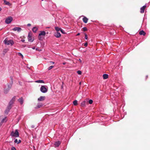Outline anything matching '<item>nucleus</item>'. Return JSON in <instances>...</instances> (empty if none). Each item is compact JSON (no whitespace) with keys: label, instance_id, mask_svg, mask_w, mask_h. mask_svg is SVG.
<instances>
[{"label":"nucleus","instance_id":"obj_1","mask_svg":"<svg viewBox=\"0 0 150 150\" xmlns=\"http://www.w3.org/2000/svg\"><path fill=\"white\" fill-rule=\"evenodd\" d=\"M11 136L13 137H17L19 136V134L17 129H16L15 131H13L11 133Z\"/></svg>","mask_w":150,"mask_h":150},{"label":"nucleus","instance_id":"obj_2","mask_svg":"<svg viewBox=\"0 0 150 150\" xmlns=\"http://www.w3.org/2000/svg\"><path fill=\"white\" fill-rule=\"evenodd\" d=\"M4 42L5 45H13L14 44V42L12 40H8L6 38L4 40Z\"/></svg>","mask_w":150,"mask_h":150},{"label":"nucleus","instance_id":"obj_3","mask_svg":"<svg viewBox=\"0 0 150 150\" xmlns=\"http://www.w3.org/2000/svg\"><path fill=\"white\" fill-rule=\"evenodd\" d=\"M40 90L42 93H46L48 90L47 87V86H42L40 88Z\"/></svg>","mask_w":150,"mask_h":150},{"label":"nucleus","instance_id":"obj_4","mask_svg":"<svg viewBox=\"0 0 150 150\" xmlns=\"http://www.w3.org/2000/svg\"><path fill=\"white\" fill-rule=\"evenodd\" d=\"M12 20L13 18L11 17H8L6 19L5 22L7 24H9L11 23Z\"/></svg>","mask_w":150,"mask_h":150},{"label":"nucleus","instance_id":"obj_5","mask_svg":"<svg viewBox=\"0 0 150 150\" xmlns=\"http://www.w3.org/2000/svg\"><path fill=\"white\" fill-rule=\"evenodd\" d=\"M11 107L12 106L8 104L5 111V113L6 114H8L9 111L11 109Z\"/></svg>","mask_w":150,"mask_h":150},{"label":"nucleus","instance_id":"obj_6","mask_svg":"<svg viewBox=\"0 0 150 150\" xmlns=\"http://www.w3.org/2000/svg\"><path fill=\"white\" fill-rule=\"evenodd\" d=\"M15 98L16 97L15 96H14L10 101V102L8 104L9 105H10L12 106V105L13 104L14 102L15 101Z\"/></svg>","mask_w":150,"mask_h":150},{"label":"nucleus","instance_id":"obj_7","mask_svg":"<svg viewBox=\"0 0 150 150\" xmlns=\"http://www.w3.org/2000/svg\"><path fill=\"white\" fill-rule=\"evenodd\" d=\"M28 41L30 42H32L33 41V39L32 38L31 35L29 33L28 34Z\"/></svg>","mask_w":150,"mask_h":150},{"label":"nucleus","instance_id":"obj_8","mask_svg":"<svg viewBox=\"0 0 150 150\" xmlns=\"http://www.w3.org/2000/svg\"><path fill=\"white\" fill-rule=\"evenodd\" d=\"M21 30V28L18 27H16L12 29V30L14 31H17L18 32H20Z\"/></svg>","mask_w":150,"mask_h":150},{"label":"nucleus","instance_id":"obj_9","mask_svg":"<svg viewBox=\"0 0 150 150\" xmlns=\"http://www.w3.org/2000/svg\"><path fill=\"white\" fill-rule=\"evenodd\" d=\"M146 6V5H145L141 8L140 12L141 13H144L145 8Z\"/></svg>","mask_w":150,"mask_h":150},{"label":"nucleus","instance_id":"obj_10","mask_svg":"<svg viewBox=\"0 0 150 150\" xmlns=\"http://www.w3.org/2000/svg\"><path fill=\"white\" fill-rule=\"evenodd\" d=\"M61 144V142L59 141H58L55 142L54 143V146L55 147H58Z\"/></svg>","mask_w":150,"mask_h":150},{"label":"nucleus","instance_id":"obj_11","mask_svg":"<svg viewBox=\"0 0 150 150\" xmlns=\"http://www.w3.org/2000/svg\"><path fill=\"white\" fill-rule=\"evenodd\" d=\"M54 35L55 36L56 38H59L61 36L60 33L58 32H57L54 33Z\"/></svg>","mask_w":150,"mask_h":150},{"label":"nucleus","instance_id":"obj_12","mask_svg":"<svg viewBox=\"0 0 150 150\" xmlns=\"http://www.w3.org/2000/svg\"><path fill=\"white\" fill-rule=\"evenodd\" d=\"M45 96H41L38 98V100L40 101H42L45 99Z\"/></svg>","mask_w":150,"mask_h":150},{"label":"nucleus","instance_id":"obj_13","mask_svg":"<svg viewBox=\"0 0 150 150\" xmlns=\"http://www.w3.org/2000/svg\"><path fill=\"white\" fill-rule=\"evenodd\" d=\"M12 84H13L12 82H11L9 83H8L7 84V87H6V88H7L10 90Z\"/></svg>","mask_w":150,"mask_h":150},{"label":"nucleus","instance_id":"obj_14","mask_svg":"<svg viewBox=\"0 0 150 150\" xmlns=\"http://www.w3.org/2000/svg\"><path fill=\"white\" fill-rule=\"evenodd\" d=\"M18 100L21 105H22L23 103V99L22 97L20 98Z\"/></svg>","mask_w":150,"mask_h":150},{"label":"nucleus","instance_id":"obj_15","mask_svg":"<svg viewBox=\"0 0 150 150\" xmlns=\"http://www.w3.org/2000/svg\"><path fill=\"white\" fill-rule=\"evenodd\" d=\"M46 34V33L45 31H41L40 33L39 34V36H45Z\"/></svg>","mask_w":150,"mask_h":150},{"label":"nucleus","instance_id":"obj_16","mask_svg":"<svg viewBox=\"0 0 150 150\" xmlns=\"http://www.w3.org/2000/svg\"><path fill=\"white\" fill-rule=\"evenodd\" d=\"M88 19L86 17H84L83 18V21L85 23H86L88 21Z\"/></svg>","mask_w":150,"mask_h":150},{"label":"nucleus","instance_id":"obj_17","mask_svg":"<svg viewBox=\"0 0 150 150\" xmlns=\"http://www.w3.org/2000/svg\"><path fill=\"white\" fill-rule=\"evenodd\" d=\"M9 90L10 89L7 88L6 87L4 88V92L6 94L9 92Z\"/></svg>","mask_w":150,"mask_h":150},{"label":"nucleus","instance_id":"obj_18","mask_svg":"<svg viewBox=\"0 0 150 150\" xmlns=\"http://www.w3.org/2000/svg\"><path fill=\"white\" fill-rule=\"evenodd\" d=\"M43 105L42 103H39L37 105L36 107L35 108H39L41 107Z\"/></svg>","mask_w":150,"mask_h":150},{"label":"nucleus","instance_id":"obj_19","mask_svg":"<svg viewBox=\"0 0 150 150\" xmlns=\"http://www.w3.org/2000/svg\"><path fill=\"white\" fill-rule=\"evenodd\" d=\"M38 30V28L36 27H34L32 29V31L34 33H36Z\"/></svg>","mask_w":150,"mask_h":150},{"label":"nucleus","instance_id":"obj_20","mask_svg":"<svg viewBox=\"0 0 150 150\" xmlns=\"http://www.w3.org/2000/svg\"><path fill=\"white\" fill-rule=\"evenodd\" d=\"M139 34L140 35H145L146 33L143 30H141L139 32Z\"/></svg>","mask_w":150,"mask_h":150},{"label":"nucleus","instance_id":"obj_21","mask_svg":"<svg viewBox=\"0 0 150 150\" xmlns=\"http://www.w3.org/2000/svg\"><path fill=\"white\" fill-rule=\"evenodd\" d=\"M103 77L104 79H106L108 77V75L107 74H104L103 75Z\"/></svg>","mask_w":150,"mask_h":150},{"label":"nucleus","instance_id":"obj_22","mask_svg":"<svg viewBox=\"0 0 150 150\" xmlns=\"http://www.w3.org/2000/svg\"><path fill=\"white\" fill-rule=\"evenodd\" d=\"M35 82L38 83H44V81L43 80H38L36 81Z\"/></svg>","mask_w":150,"mask_h":150},{"label":"nucleus","instance_id":"obj_23","mask_svg":"<svg viewBox=\"0 0 150 150\" xmlns=\"http://www.w3.org/2000/svg\"><path fill=\"white\" fill-rule=\"evenodd\" d=\"M8 50L7 49H6L4 50L3 52V54L4 55L8 51Z\"/></svg>","mask_w":150,"mask_h":150},{"label":"nucleus","instance_id":"obj_24","mask_svg":"<svg viewBox=\"0 0 150 150\" xmlns=\"http://www.w3.org/2000/svg\"><path fill=\"white\" fill-rule=\"evenodd\" d=\"M86 102V100H84L81 103V106L82 107L85 106V105Z\"/></svg>","mask_w":150,"mask_h":150},{"label":"nucleus","instance_id":"obj_25","mask_svg":"<svg viewBox=\"0 0 150 150\" xmlns=\"http://www.w3.org/2000/svg\"><path fill=\"white\" fill-rule=\"evenodd\" d=\"M55 29L56 30L57 32H58L59 31H60L61 30V28H59V27H55Z\"/></svg>","mask_w":150,"mask_h":150},{"label":"nucleus","instance_id":"obj_26","mask_svg":"<svg viewBox=\"0 0 150 150\" xmlns=\"http://www.w3.org/2000/svg\"><path fill=\"white\" fill-rule=\"evenodd\" d=\"M6 117H5L4 118H3L1 120V122H5L7 121V120L6 119Z\"/></svg>","mask_w":150,"mask_h":150},{"label":"nucleus","instance_id":"obj_27","mask_svg":"<svg viewBox=\"0 0 150 150\" xmlns=\"http://www.w3.org/2000/svg\"><path fill=\"white\" fill-rule=\"evenodd\" d=\"M73 103L74 105H77V101L76 100H74L73 101Z\"/></svg>","mask_w":150,"mask_h":150},{"label":"nucleus","instance_id":"obj_28","mask_svg":"<svg viewBox=\"0 0 150 150\" xmlns=\"http://www.w3.org/2000/svg\"><path fill=\"white\" fill-rule=\"evenodd\" d=\"M18 55L19 56L21 57V58L23 59V55L20 52H18L17 53Z\"/></svg>","mask_w":150,"mask_h":150},{"label":"nucleus","instance_id":"obj_29","mask_svg":"<svg viewBox=\"0 0 150 150\" xmlns=\"http://www.w3.org/2000/svg\"><path fill=\"white\" fill-rule=\"evenodd\" d=\"M88 103L90 104H92L93 103V101L92 100H91V99H90V100H89L88 101Z\"/></svg>","mask_w":150,"mask_h":150},{"label":"nucleus","instance_id":"obj_30","mask_svg":"<svg viewBox=\"0 0 150 150\" xmlns=\"http://www.w3.org/2000/svg\"><path fill=\"white\" fill-rule=\"evenodd\" d=\"M84 34L85 35V38L86 40H87L88 39V36L87 34L86 33H84Z\"/></svg>","mask_w":150,"mask_h":150},{"label":"nucleus","instance_id":"obj_31","mask_svg":"<svg viewBox=\"0 0 150 150\" xmlns=\"http://www.w3.org/2000/svg\"><path fill=\"white\" fill-rule=\"evenodd\" d=\"M4 2H5V3L6 5H9L10 4V3H9V2L5 1V0H4Z\"/></svg>","mask_w":150,"mask_h":150},{"label":"nucleus","instance_id":"obj_32","mask_svg":"<svg viewBox=\"0 0 150 150\" xmlns=\"http://www.w3.org/2000/svg\"><path fill=\"white\" fill-rule=\"evenodd\" d=\"M54 67L53 66H50L48 68V70H50L51 69H52Z\"/></svg>","mask_w":150,"mask_h":150},{"label":"nucleus","instance_id":"obj_33","mask_svg":"<svg viewBox=\"0 0 150 150\" xmlns=\"http://www.w3.org/2000/svg\"><path fill=\"white\" fill-rule=\"evenodd\" d=\"M77 72L79 75H81V71H77Z\"/></svg>","mask_w":150,"mask_h":150},{"label":"nucleus","instance_id":"obj_34","mask_svg":"<svg viewBox=\"0 0 150 150\" xmlns=\"http://www.w3.org/2000/svg\"><path fill=\"white\" fill-rule=\"evenodd\" d=\"M83 31H85L87 30V29L86 27H84L83 28Z\"/></svg>","mask_w":150,"mask_h":150},{"label":"nucleus","instance_id":"obj_35","mask_svg":"<svg viewBox=\"0 0 150 150\" xmlns=\"http://www.w3.org/2000/svg\"><path fill=\"white\" fill-rule=\"evenodd\" d=\"M38 39L40 40H42V38L41 36H39V35H38Z\"/></svg>","mask_w":150,"mask_h":150},{"label":"nucleus","instance_id":"obj_36","mask_svg":"<svg viewBox=\"0 0 150 150\" xmlns=\"http://www.w3.org/2000/svg\"><path fill=\"white\" fill-rule=\"evenodd\" d=\"M11 150H16V148L14 147H12L11 148Z\"/></svg>","mask_w":150,"mask_h":150},{"label":"nucleus","instance_id":"obj_37","mask_svg":"<svg viewBox=\"0 0 150 150\" xmlns=\"http://www.w3.org/2000/svg\"><path fill=\"white\" fill-rule=\"evenodd\" d=\"M14 142L15 143H17V144H18V140L17 139H15V140L14 141Z\"/></svg>","mask_w":150,"mask_h":150},{"label":"nucleus","instance_id":"obj_38","mask_svg":"<svg viewBox=\"0 0 150 150\" xmlns=\"http://www.w3.org/2000/svg\"><path fill=\"white\" fill-rule=\"evenodd\" d=\"M10 78L11 79V82H12V83H13V77L12 76H11L10 77Z\"/></svg>","mask_w":150,"mask_h":150},{"label":"nucleus","instance_id":"obj_39","mask_svg":"<svg viewBox=\"0 0 150 150\" xmlns=\"http://www.w3.org/2000/svg\"><path fill=\"white\" fill-rule=\"evenodd\" d=\"M60 31H61V32L63 33V34H64V31L62 29H61V30H60Z\"/></svg>","mask_w":150,"mask_h":150},{"label":"nucleus","instance_id":"obj_40","mask_svg":"<svg viewBox=\"0 0 150 150\" xmlns=\"http://www.w3.org/2000/svg\"><path fill=\"white\" fill-rule=\"evenodd\" d=\"M88 45V43L87 42L85 43L84 44V46L85 47H86Z\"/></svg>","mask_w":150,"mask_h":150},{"label":"nucleus","instance_id":"obj_41","mask_svg":"<svg viewBox=\"0 0 150 150\" xmlns=\"http://www.w3.org/2000/svg\"><path fill=\"white\" fill-rule=\"evenodd\" d=\"M21 142V141L20 140H19L18 141V144L20 143Z\"/></svg>","mask_w":150,"mask_h":150},{"label":"nucleus","instance_id":"obj_42","mask_svg":"<svg viewBox=\"0 0 150 150\" xmlns=\"http://www.w3.org/2000/svg\"><path fill=\"white\" fill-rule=\"evenodd\" d=\"M31 25V24L30 23H28L27 24V26H30Z\"/></svg>","mask_w":150,"mask_h":150},{"label":"nucleus","instance_id":"obj_43","mask_svg":"<svg viewBox=\"0 0 150 150\" xmlns=\"http://www.w3.org/2000/svg\"><path fill=\"white\" fill-rule=\"evenodd\" d=\"M50 62L51 63H52V64H54V62Z\"/></svg>","mask_w":150,"mask_h":150},{"label":"nucleus","instance_id":"obj_44","mask_svg":"<svg viewBox=\"0 0 150 150\" xmlns=\"http://www.w3.org/2000/svg\"><path fill=\"white\" fill-rule=\"evenodd\" d=\"M2 123L1 122H0V127L2 125Z\"/></svg>","mask_w":150,"mask_h":150},{"label":"nucleus","instance_id":"obj_45","mask_svg":"<svg viewBox=\"0 0 150 150\" xmlns=\"http://www.w3.org/2000/svg\"><path fill=\"white\" fill-rule=\"evenodd\" d=\"M35 127V126L34 125H32L31 126V127L32 128H33Z\"/></svg>","mask_w":150,"mask_h":150},{"label":"nucleus","instance_id":"obj_46","mask_svg":"<svg viewBox=\"0 0 150 150\" xmlns=\"http://www.w3.org/2000/svg\"><path fill=\"white\" fill-rule=\"evenodd\" d=\"M80 35V33H77V34L76 35V36H78L79 35Z\"/></svg>","mask_w":150,"mask_h":150},{"label":"nucleus","instance_id":"obj_47","mask_svg":"<svg viewBox=\"0 0 150 150\" xmlns=\"http://www.w3.org/2000/svg\"><path fill=\"white\" fill-rule=\"evenodd\" d=\"M79 60L80 62H81V60L80 59H79Z\"/></svg>","mask_w":150,"mask_h":150},{"label":"nucleus","instance_id":"obj_48","mask_svg":"<svg viewBox=\"0 0 150 150\" xmlns=\"http://www.w3.org/2000/svg\"><path fill=\"white\" fill-rule=\"evenodd\" d=\"M21 41L23 42H24L25 41V40H22Z\"/></svg>","mask_w":150,"mask_h":150},{"label":"nucleus","instance_id":"obj_49","mask_svg":"<svg viewBox=\"0 0 150 150\" xmlns=\"http://www.w3.org/2000/svg\"><path fill=\"white\" fill-rule=\"evenodd\" d=\"M66 64V62H63L62 64H63V65H65Z\"/></svg>","mask_w":150,"mask_h":150},{"label":"nucleus","instance_id":"obj_50","mask_svg":"<svg viewBox=\"0 0 150 150\" xmlns=\"http://www.w3.org/2000/svg\"><path fill=\"white\" fill-rule=\"evenodd\" d=\"M32 49L33 50L35 49V47H33L32 48Z\"/></svg>","mask_w":150,"mask_h":150},{"label":"nucleus","instance_id":"obj_51","mask_svg":"<svg viewBox=\"0 0 150 150\" xmlns=\"http://www.w3.org/2000/svg\"><path fill=\"white\" fill-rule=\"evenodd\" d=\"M148 75H146V79L148 78Z\"/></svg>","mask_w":150,"mask_h":150},{"label":"nucleus","instance_id":"obj_52","mask_svg":"<svg viewBox=\"0 0 150 150\" xmlns=\"http://www.w3.org/2000/svg\"><path fill=\"white\" fill-rule=\"evenodd\" d=\"M19 84H20V85H21V82H19Z\"/></svg>","mask_w":150,"mask_h":150},{"label":"nucleus","instance_id":"obj_53","mask_svg":"<svg viewBox=\"0 0 150 150\" xmlns=\"http://www.w3.org/2000/svg\"><path fill=\"white\" fill-rule=\"evenodd\" d=\"M1 8L0 7V11H1Z\"/></svg>","mask_w":150,"mask_h":150},{"label":"nucleus","instance_id":"obj_54","mask_svg":"<svg viewBox=\"0 0 150 150\" xmlns=\"http://www.w3.org/2000/svg\"><path fill=\"white\" fill-rule=\"evenodd\" d=\"M81 82H80L79 83V84H80V85H81Z\"/></svg>","mask_w":150,"mask_h":150},{"label":"nucleus","instance_id":"obj_55","mask_svg":"<svg viewBox=\"0 0 150 150\" xmlns=\"http://www.w3.org/2000/svg\"><path fill=\"white\" fill-rule=\"evenodd\" d=\"M43 0H42V1H43Z\"/></svg>","mask_w":150,"mask_h":150}]
</instances>
